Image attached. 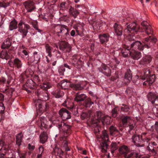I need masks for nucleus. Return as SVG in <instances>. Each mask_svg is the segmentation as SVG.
I'll use <instances>...</instances> for the list:
<instances>
[{
    "mask_svg": "<svg viewBox=\"0 0 158 158\" xmlns=\"http://www.w3.org/2000/svg\"><path fill=\"white\" fill-rule=\"evenodd\" d=\"M139 29V26L135 22L129 24V41L134 40V38L131 39L130 38V36H133L136 33Z\"/></svg>",
    "mask_w": 158,
    "mask_h": 158,
    "instance_id": "obj_8",
    "label": "nucleus"
},
{
    "mask_svg": "<svg viewBox=\"0 0 158 158\" xmlns=\"http://www.w3.org/2000/svg\"><path fill=\"white\" fill-rule=\"evenodd\" d=\"M152 58L150 56H146L143 57L140 61V64L143 65H146L149 64L152 60Z\"/></svg>",
    "mask_w": 158,
    "mask_h": 158,
    "instance_id": "obj_26",
    "label": "nucleus"
},
{
    "mask_svg": "<svg viewBox=\"0 0 158 158\" xmlns=\"http://www.w3.org/2000/svg\"><path fill=\"white\" fill-rule=\"evenodd\" d=\"M61 149L56 147L54 149V151L56 155H57L59 153V152L61 151Z\"/></svg>",
    "mask_w": 158,
    "mask_h": 158,
    "instance_id": "obj_60",
    "label": "nucleus"
},
{
    "mask_svg": "<svg viewBox=\"0 0 158 158\" xmlns=\"http://www.w3.org/2000/svg\"><path fill=\"white\" fill-rule=\"evenodd\" d=\"M144 29L146 30L145 32L148 35L151 34L153 33L151 27L148 22L146 21H143L141 24Z\"/></svg>",
    "mask_w": 158,
    "mask_h": 158,
    "instance_id": "obj_20",
    "label": "nucleus"
},
{
    "mask_svg": "<svg viewBox=\"0 0 158 158\" xmlns=\"http://www.w3.org/2000/svg\"><path fill=\"white\" fill-rule=\"evenodd\" d=\"M11 44L10 38H7L3 43L1 46V48L3 49H8L11 46Z\"/></svg>",
    "mask_w": 158,
    "mask_h": 158,
    "instance_id": "obj_31",
    "label": "nucleus"
},
{
    "mask_svg": "<svg viewBox=\"0 0 158 158\" xmlns=\"http://www.w3.org/2000/svg\"><path fill=\"white\" fill-rule=\"evenodd\" d=\"M86 98L87 96L85 94L77 93L75 95L74 100L77 102H80L85 101Z\"/></svg>",
    "mask_w": 158,
    "mask_h": 158,
    "instance_id": "obj_22",
    "label": "nucleus"
},
{
    "mask_svg": "<svg viewBox=\"0 0 158 158\" xmlns=\"http://www.w3.org/2000/svg\"><path fill=\"white\" fill-rule=\"evenodd\" d=\"M8 64L10 67L18 69L21 68L23 65L22 62L18 58H15L13 60L9 61Z\"/></svg>",
    "mask_w": 158,
    "mask_h": 158,
    "instance_id": "obj_9",
    "label": "nucleus"
},
{
    "mask_svg": "<svg viewBox=\"0 0 158 158\" xmlns=\"http://www.w3.org/2000/svg\"><path fill=\"white\" fill-rule=\"evenodd\" d=\"M31 23L34 28L37 30L38 32L41 33L43 31L38 28L37 21H34L32 22Z\"/></svg>",
    "mask_w": 158,
    "mask_h": 158,
    "instance_id": "obj_43",
    "label": "nucleus"
},
{
    "mask_svg": "<svg viewBox=\"0 0 158 158\" xmlns=\"http://www.w3.org/2000/svg\"><path fill=\"white\" fill-rule=\"evenodd\" d=\"M136 48L140 50H143L144 49L143 45L139 41H135L131 43V49L134 50Z\"/></svg>",
    "mask_w": 158,
    "mask_h": 158,
    "instance_id": "obj_18",
    "label": "nucleus"
},
{
    "mask_svg": "<svg viewBox=\"0 0 158 158\" xmlns=\"http://www.w3.org/2000/svg\"><path fill=\"white\" fill-rule=\"evenodd\" d=\"M110 35L108 33L100 34L98 35L99 39L101 44L103 45H106V43L109 40Z\"/></svg>",
    "mask_w": 158,
    "mask_h": 158,
    "instance_id": "obj_15",
    "label": "nucleus"
},
{
    "mask_svg": "<svg viewBox=\"0 0 158 158\" xmlns=\"http://www.w3.org/2000/svg\"><path fill=\"white\" fill-rule=\"evenodd\" d=\"M130 54L132 58L135 60L139 59L141 56L140 52L136 51L135 50H132L130 52Z\"/></svg>",
    "mask_w": 158,
    "mask_h": 158,
    "instance_id": "obj_24",
    "label": "nucleus"
},
{
    "mask_svg": "<svg viewBox=\"0 0 158 158\" xmlns=\"http://www.w3.org/2000/svg\"><path fill=\"white\" fill-rule=\"evenodd\" d=\"M68 12L70 16L74 18H76L79 13L78 11L73 7L70 9V10H68Z\"/></svg>",
    "mask_w": 158,
    "mask_h": 158,
    "instance_id": "obj_30",
    "label": "nucleus"
},
{
    "mask_svg": "<svg viewBox=\"0 0 158 158\" xmlns=\"http://www.w3.org/2000/svg\"><path fill=\"white\" fill-rule=\"evenodd\" d=\"M33 56L31 57H29V56L26 57V59L28 61L27 63L29 65L32 63L37 64L40 61L41 54L40 53L35 52H33Z\"/></svg>",
    "mask_w": 158,
    "mask_h": 158,
    "instance_id": "obj_7",
    "label": "nucleus"
},
{
    "mask_svg": "<svg viewBox=\"0 0 158 158\" xmlns=\"http://www.w3.org/2000/svg\"><path fill=\"white\" fill-rule=\"evenodd\" d=\"M119 154L124 158H128V148L125 145L120 147L119 148Z\"/></svg>",
    "mask_w": 158,
    "mask_h": 158,
    "instance_id": "obj_16",
    "label": "nucleus"
},
{
    "mask_svg": "<svg viewBox=\"0 0 158 158\" xmlns=\"http://www.w3.org/2000/svg\"><path fill=\"white\" fill-rule=\"evenodd\" d=\"M107 69L108 70H106L105 71V72H106V74H103L107 77H110L111 75V70L110 69L109 67Z\"/></svg>",
    "mask_w": 158,
    "mask_h": 158,
    "instance_id": "obj_53",
    "label": "nucleus"
},
{
    "mask_svg": "<svg viewBox=\"0 0 158 158\" xmlns=\"http://www.w3.org/2000/svg\"><path fill=\"white\" fill-rule=\"evenodd\" d=\"M83 83L82 82L81 84H70V81L66 80H64L57 84V87L59 89H66L70 87L74 90H80L84 89V86L82 84Z\"/></svg>",
    "mask_w": 158,
    "mask_h": 158,
    "instance_id": "obj_4",
    "label": "nucleus"
},
{
    "mask_svg": "<svg viewBox=\"0 0 158 158\" xmlns=\"http://www.w3.org/2000/svg\"><path fill=\"white\" fill-rule=\"evenodd\" d=\"M59 89L56 90L53 93L54 96L57 98H59L62 97L64 95V92Z\"/></svg>",
    "mask_w": 158,
    "mask_h": 158,
    "instance_id": "obj_39",
    "label": "nucleus"
},
{
    "mask_svg": "<svg viewBox=\"0 0 158 158\" xmlns=\"http://www.w3.org/2000/svg\"><path fill=\"white\" fill-rule=\"evenodd\" d=\"M103 22L100 20H97L95 24H96V25H97L98 27H100L102 26L103 24Z\"/></svg>",
    "mask_w": 158,
    "mask_h": 158,
    "instance_id": "obj_61",
    "label": "nucleus"
},
{
    "mask_svg": "<svg viewBox=\"0 0 158 158\" xmlns=\"http://www.w3.org/2000/svg\"><path fill=\"white\" fill-rule=\"evenodd\" d=\"M158 96L156 95L154 93L150 92L148 94L147 97L148 100L151 102L152 103L154 102L153 101L157 98Z\"/></svg>",
    "mask_w": 158,
    "mask_h": 158,
    "instance_id": "obj_29",
    "label": "nucleus"
},
{
    "mask_svg": "<svg viewBox=\"0 0 158 158\" xmlns=\"http://www.w3.org/2000/svg\"><path fill=\"white\" fill-rule=\"evenodd\" d=\"M40 141L42 143H44L48 139V136L47 133L43 132L40 135Z\"/></svg>",
    "mask_w": 158,
    "mask_h": 158,
    "instance_id": "obj_33",
    "label": "nucleus"
},
{
    "mask_svg": "<svg viewBox=\"0 0 158 158\" xmlns=\"http://www.w3.org/2000/svg\"><path fill=\"white\" fill-rule=\"evenodd\" d=\"M59 114L62 119L66 120L71 118L70 113L65 108H63L59 111Z\"/></svg>",
    "mask_w": 158,
    "mask_h": 158,
    "instance_id": "obj_13",
    "label": "nucleus"
},
{
    "mask_svg": "<svg viewBox=\"0 0 158 158\" xmlns=\"http://www.w3.org/2000/svg\"><path fill=\"white\" fill-rule=\"evenodd\" d=\"M23 135L22 133L18 134L16 137V144L18 147H19L21 145V143L22 142Z\"/></svg>",
    "mask_w": 158,
    "mask_h": 158,
    "instance_id": "obj_35",
    "label": "nucleus"
},
{
    "mask_svg": "<svg viewBox=\"0 0 158 158\" xmlns=\"http://www.w3.org/2000/svg\"><path fill=\"white\" fill-rule=\"evenodd\" d=\"M138 78L139 77L137 75L135 76L134 77H133L132 76H131V79L132 80L133 82H135L138 79Z\"/></svg>",
    "mask_w": 158,
    "mask_h": 158,
    "instance_id": "obj_62",
    "label": "nucleus"
},
{
    "mask_svg": "<svg viewBox=\"0 0 158 158\" xmlns=\"http://www.w3.org/2000/svg\"><path fill=\"white\" fill-rule=\"evenodd\" d=\"M15 19L11 21L10 23L9 29L10 31H12L16 29L17 27L18 28V31L21 33L23 38L25 37L27 35L28 30L30 28V26L28 24L24 23L22 21H20L18 24Z\"/></svg>",
    "mask_w": 158,
    "mask_h": 158,
    "instance_id": "obj_2",
    "label": "nucleus"
},
{
    "mask_svg": "<svg viewBox=\"0 0 158 158\" xmlns=\"http://www.w3.org/2000/svg\"><path fill=\"white\" fill-rule=\"evenodd\" d=\"M5 106L3 102H0V122L3 119V114L4 113Z\"/></svg>",
    "mask_w": 158,
    "mask_h": 158,
    "instance_id": "obj_36",
    "label": "nucleus"
},
{
    "mask_svg": "<svg viewBox=\"0 0 158 158\" xmlns=\"http://www.w3.org/2000/svg\"><path fill=\"white\" fill-rule=\"evenodd\" d=\"M128 49L127 48L126 49H123L122 51V55L125 57H126L128 56Z\"/></svg>",
    "mask_w": 158,
    "mask_h": 158,
    "instance_id": "obj_52",
    "label": "nucleus"
},
{
    "mask_svg": "<svg viewBox=\"0 0 158 158\" xmlns=\"http://www.w3.org/2000/svg\"><path fill=\"white\" fill-rule=\"evenodd\" d=\"M110 117L108 116H104L103 118H102L100 121V123L104 126L105 124L106 125L109 124L110 123Z\"/></svg>",
    "mask_w": 158,
    "mask_h": 158,
    "instance_id": "obj_38",
    "label": "nucleus"
},
{
    "mask_svg": "<svg viewBox=\"0 0 158 158\" xmlns=\"http://www.w3.org/2000/svg\"><path fill=\"white\" fill-rule=\"evenodd\" d=\"M146 134V133H143L142 134L141 137L139 135H134L132 138V141L136 146L143 147L144 144H141V143L143 141H146L148 142L150 140L149 138L145 137V135Z\"/></svg>",
    "mask_w": 158,
    "mask_h": 158,
    "instance_id": "obj_5",
    "label": "nucleus"
},
{
    "mask_svg": "<svg viewBox=\"0 0 158 158\" xmlns=\"http://www.w3.org/2000/svg\"><path fill=\"white\" fill-rule=\"evenodd\" d=\"M59 49L64 52H69L71 50V47L69 43L65 41H62L59 45Z\"/></svg>",
    "mask_w": 158,
    "mask_h": 158,
    "instance_id": "obj_14",
    "label": "nucleus"
},
{
    "mask_svg": "<svg viewBox=\"0 0 158 158\" xmlns=\"http://www.w3.org/2000/svg\"><path fill=\"white\" fill-rule=\"evenodd\" d=\"M117 149V145L115 143H112L111 144V151L112 153Z\"/></svg>",
    "mask_w": 158,
    "mask_h": 158,
    "instance_id": "obj_50",
    "label": "nucleus"
},
{
    "mask_svg": "<svg viewBox=\"0 0 158 158\" xmlns=\"http://www.w3.org/2000/svg\"><path fill=\"white\" fill-rule=\"evenodd\" d=\"M38 153L43 154L44 151V148L42 145H40L38 148Z\"/></svg>",
    "mask_w": 158,
    "mask_h": 158,
    "instance_id": "obj_59",
    "label": "nucleus"
},
{
    "mask_svg": "<svg viewBox=\"0 0 158 158\" xmlns=\"http://www.w3.org/2000/svg\"><path fill=\"white\" fill-rule=\"evenodd\" d=\"M130 154H129V158L133 157L137 158L138 157L139 154L136 152L135 150H131L129 152Z\"/></svg>",
    "mask_w": 158,
    "mask_h": 158,
    "instance_id": "obj_46",
    "label": "nucleus"
},
{
    "mask_svg": "<svg viewBox=\"0 0 158 158\" xmlns=\"http://www.w3.org/2000/svg\"><path fill=\"white\" fill-rule=\"evenodd\" d=\"M23 4L27 12H31L36 9L35 3L31 0L25 1Z\"/></svg>",
    "mask_w": 158,
    "mask_h": 158,
    "instance_id": "obj_11",
    "label": "nucleus"
},
{
    "mask_svg": "<svg viewBox=\"0 0 158 158\" xmlns=\"http://www.w3.org/2000/svg\"><path fill=\"white\" fill-rule=\"evenodd\" d=\"M72 7L70 5L69 2L68 3L66 2H62L60 5V10L63 11L65 10L66 11L70 10V9H71Z\"/></svg>",
    "mask_w": 158,
    "mask_h": 158,
    "instance_id": "obj_23",
    "label": "nucleus"
},
{
    "mask_svg": "<svg viewBox=\"0 0 158 158\" xmlns=\"http://www.w3.org/2000/svg\"><path fill=\"white\" fill-rule=\"evenodd\" d=\"M67 101H65L63 103V105L65 107H67L69 109L71 110L72 109H73V107L74 106V104L72 102L71 103V105L69 106L68 105H67Z\"/></svg>",
    "mask_w": 158,
    "mask_h": 158,
    "instance_id": "obj_48",
    "label": "nucleus"
},
{
    "mask_svg": "<svg viewBox=\"0 0 158 158\" xmlns=\"http://www.w3.org/2000/svg\"><path fill=\"white\" fill-rule=\"evenodd\" d=\"M102 134L104 137V138H106L107 139L105 140L101 143L100 148L102 152L105 153L107 152V149L108 147V145L107 143V141L108 140V135L106 131L105 130L103 131Z\"/></svg>",
    "mask_w": 158,
    "mask_h": 158,
    "instance_id": "obj_10",
    "label": "nucleus"
},
{
    "mask_svg": "<svg viewBox=\"0 0 158 158\" xmlns=\"http://www.w3.org/2000/svg\"><path fill=\"white\" fill-rule=\"evenodd\" d=\"M95 118L91 119V123L92 124H94V126L98 127L100 126L99 123H100V121L102 118L104 117V115L100 111H97L95 113Z\"/></svg>",
    "mask_w": 158,
    "mask_h": 158,
    "instance_id": "obj_6",
    "label": "nucleus"
},
{
    "mask_svg": "<svg viewBox=\"0 0 158 158\" xmlns=\"http://www.w3.org/2000/svg\"><path fill=\"white\" fill-rule=\"evenodd\" d=\"M156 40L157 39L155 37H153L152 38L151 36L145 38L144 42V44L143 45L144 48V47L147 48H150L155 44Z\"/></svg>",
    "mask_w": 158,
    "mask_h": 158,
    "instance_id": "obj_12",
    "label": "nucleus"
},
{
    "mask_svg": "<svg viewBox=\"0 0 158 158\" xmlns=\"http://www.w3.org/2000/svg\"><path fill=\"white\" fill-rule=\"evenodd\" d=\"M93 104L94 102L91 101L90 98H88L85 100L84 104L86 107H89Z\"/></svg>",
    "mask_w": 158,
    "mask_h": 158,
    "instance_id": "obj_42",
    "label": "nucleus"
},
{
    "mask_svg": "<svg viewBox=\"0 0 158 158\" xmlns=\"http://www.w3.org/2000/svg\"><path fill=\"white\" fill-rule=\"evenodd\" d=\"M109 68L106 65V64H104L102 63L101 66L99 68H98V70L99 71L102 73L103 74H106V72H105L106 70H108L107 69Z\"/></svg>",
    "mask_w": 158,
    "mask_h": 158,
    "instance_id": "obj_40",
    "label": "nucleus"
},
{
    "mask_svg": "<svg viewBox=\"0 0 158 158\" xmlns=\"http://www.w3.org/2000/svg\"><path fill=\"white\" fill-rule=\"evenodd\" d=\"M110 133L111 135H114L118 132V130L114 126L112 125L109 128Z\"/></svg>",
    "mask_w": 158,
    "mask_h": 158,
    "instance_id": "obj_41",
    "label": "nucleus"
},
{
    "mask_svg": "<svg viewBox=\"0 0 158 158\" xmlns=\"http://www.w3.org/2000/svg\"><path fill=\"white\" fill-rule=\"evenodd\" d=\"M4 100V95L0 92V102H3Z\"/></svg>",
    "mask_w": 158,
    "mask_h": 158,
    "instance_id": "obj_64",
    "label": "nucleus"
},
{
    "mask_svg": "<svg viewBox=\"0 0 158 158\" xmlns=\"http://www.w3.org/2000/svg\"><path fill=\"white\" fill-rule=\"evenodd\" d=\"M64 151H62L61 149V151L59 152V153L57 154V155L59 156L60 158H63L64 156L66 154L65 153Z\"/></svg>",
    "mask_w": 158,
    "mask_h": 158,
    "instance_id": "obj_57",
    "label": "nucleus"
},
{
    "mask_svg": "<svg viewBox=\"0 0 158 158\" xmlns=\"http://www.w3.org/2000/svg\"><path fill=\"white\" fill-rule=\"evenodd\" d=\"M6 143L5 141L2 139L0 140V146L2 147V148H3V149H4L6 148Z\"/></svg>",
    "mask_w": 158,
    "mask_h": 158,
    "instance_id": "obj_55",
    "label": "nucleus"
},
{
    "mask_svg": "<svg viewBox=\"0 0 158 158\" xmlns=\"http://www.w3.org/2000/svg\"><path fill=\"white\" fill-rule=\"evenodd\" d=\"M39 121L40 123L41 129H43V128H48V122L44 117H40L39 118Z\"/></svg>",
    "mask_w": 158,
    "mask_h": 158,
    "instance_id": "obj_21",
    "label": "nucleus"
},
{
    "mask_svg": "<svg viewBox=\"0 0 158 158\" xmlns=\"http://www.w3.org/2000/svg\"><path fill=\"white\" fill-rule=\"evenodd\" d=\"M45 48L46 50V52L48 53V56L50 57H51L52 56L51 53V50L52 48L48 44H46L45 45Z\"/></svg>",
    "mask_w": 158,
    "mask_h": 158,
    "instance_id": "obj_47",
    "label": "nucleus"
},
{
    "mask_svg": "<svg viewBox=\"0 0 158 158\" xmlns=\"http://www.w3.org/2000/svg\"><path fill=\"white\" fill-rule=\"evenodd\" d=\"M40 87L41 89H42L44 90H47L50 88L51 86L49 83L46 82V83H44L43 84L41 85Z\"/></svg>",
    "mask_w": 158,
    "mask_h": 158,
    "instance_id": "obj_44",
    "label": "nucleus"
},
{
    "mask_svg": "<svg viewBox=\"0 0 158 158\" xmlns=\"http://www.w3.org/2000/svg\"><path fill=\"white\" fill-rule=\"evenodd\" d=\"M6 88L2 91V92L3 93H6L7 95L10 96V97L11 98L14 90L11 88H9L7 85H6Z\"/></svg>",
    "mask_w": 158,
    "mask_h": 158,
    "instance_id": "obj_32",
    "label": "nucleus"
},
{
    "mask_svg": "<svg viewBox=\"0 0 158 158\" xmlns=\"http://www.w3.org/2000/svg\"><path fill=\"white\" fill-rule=\"evenodd\" d=\"M65 71L64 67L63 65L60 66L58 69V72L61 75H63L64 72Z\"/></svg>",
    "mask_w": 158,
    "mask_h": 158,
    "instance_id": "obj_49",
    "label": "nucleus"
},
{
    "mask_svg": "<svg viewBox=\"0 0 158 158\" xmlns=\"http://www.w3.org/2000/svg\"><path fill=\"white\" fill-rule=\"evenodd\" d=\"M69 29L64 25L57 24L54 27V32L59 36L64 38L68 40L71 39L69 34Z\"/></svg>",
    "mask_w": 158,
    "mask_h": 158,
    "instance_id": "obj_3",
    "label": "nucleus"
},
{
    "mask_svg": "<svg viewBox=\"0 0 158 158\" xmlns=\"http://www.w3.org/2000/svg\"><path fill=\"white\" fill-rule=\"evenodd\" d=\"M73 28L76 31V35L82 36L83 35L84 28L83 25L80 23H77L74 25Z\"/></svg>",
    "mask_w": 158,
    "mask_h": 158,
    "instance_id": "obj_17",
    "label": "nucleus"
},
{
    "mask_svg": "<svg viewBox=\"0 0 158 158\" xmlns=\"http://www.w3.org/2000/svg\"><path fill=\"white\" fill-rule=\"evenodd\" d=\"M157 145V144L155 142H151L149 143L147 147V149L149 152L155 155L156 154V151L157 148H158V146L156 147Z\"/></svg>",
    "mask_w": 158,
    "mask_h": 158,
    "instance_id": "obj_19",
    "label": "nucleus"
},
{
    "mask_svg": "<svg viewBox=\"0 0 158 158\" xmlns=\"http://www.w3.org/2000/svg\"><path fill=\"white\" fill-rule=\"evenodd\" d=\"M151 71L149 69H144L143 70L141 79L143 80L146 79V78H147L148 76L151 75Z\"/></svg>",
    "mask_w": 158,
    "mask_h": 158,
    "instance_id": "obj_34",
    "label": "nucleus"
},
{
    "mask_svg": "<svg viewBox=\"0 0 158 158\" xmlns=\"http://www.w3.org/2000/svg\"><path fill=\"white\" fill-rule=\"evenodd\" d=\"M0 57L7 60L10 58V56L6 51L3 50L0 53Z\"/></svg>",
    "mask_w": 158,
    "mask_h": 158,
    "instance_id": "obj_37",
    "label": "nucleus"
},
{
    "mask_svg": "<svg viewBox=\"0 0 158 158\" xmlns=\"http://www.w3.org/2000/svg\"><path fill=\"white\" fill-rule=\"evenodd\" d=\"M152 111L156 117H158V107H153L152 108Z\"/></svg>",
    "mask_w": 158,
    "mask_h": 158,
    "instance_id": "obj_54",
    "label": "nucleus"
},
{
    "mask_svg": "<svg viewBox=\"0 0 158 158\" xmlns=\"http://www.w3.org/2000/svg\"><path fill=\"white\" fill-rule=\"evenodd\" d=\"M117 110L115 108L113 109L112 111V116L114 118H115L117 114Z\"/></svg>",
    "mask_w": 158,
    "mask_h": 158,
    "instance_id": "obj_56",
    "label": "nucleus"
},
{
    "mask_svg": "<svg viewBox=\"0 0 158 158\" xmlns=\"http://www.w3.org/2000/svg\"><path fill=\"white\" fill-rule=\"evenodd\" d=\"M28 148L29 150L31 151H33L35 149V146L32 145L30 143H29L28 144Z\"/></svg>",
    "mask_w": 158,
    "mask_h": 158,
    "instance_id": "obj_63",
    "label": "nucleus"
},
{
    "mask_svg": "<svg viewBox=\"0 0 158 158\" xmlns=\"http://www.w3.org/2000/svg\"><path fill=\"white\" fill-rule=\"evenodd\" d=\"M52 123L56 125L60 130L61 129L63 132V135L60 138V140L61 141L63 148L66 152L70 150L68 146L67 140L68 137L71 133V127L62 121L61 118H56L52 121Z\"/></svg>",
    "mask_w": 158,
    "mask_h": 158,
    "instance_id": "obj_1",
    "label": "nucleus"
},
{
    "mask_svg": "<svg viewBox=\"0 0 158 158\" xmlns=\"http://www.w3.org/2000/svg\"><path fill=\"white\" fill-rule=\"evenodd\" d=\"M115 34L118 35L120 36L122 35V26L115 23L114 26Z\"/></svg>",
    "mask_w": 158,
    "mask_h": 158,
    "instance_id": "obj_27",
    "label": "nucleus"
},
{
    "mask_svg": "<svg viewBox=\"0 0 158 158\" xmlns=\"http://www.w3.org/2000/svg\"><path fill=\"white\" fill-rule=\"evenodd\" d=\"M121 110L122 111L125 112H127L128 111V106L125 104H123Z\"/></svg>",
    "mask_w": 158,
    "mask_h": 158,
    "instance_id": "obj_51",
    "label": "nucleus"
},
{
    "mask_svg": "<svg viewBox=\"0 0 158 158\" xmlns=\"http://www.w3.org/2000/svg\"><path fill=\"white\" fill-rule=\"evenodd\" d=\"M155 78V76L154 74H152L150 75L146 78V81L143 83V85H146L147 84L146 82L148 83L149 85H151L154 81Z\"/></svg>",
    "mask_w": 158,
    "mask_h": 158,
    "instance_id": "obj_25",
    "label": "nucleus"
},
{
    "mask_svg": "<svg viewBox=\"0 0 158 158\" xmlns=\"http://www.w3.org/2000/svg\"><path fill=\"white\" fill-rule=\"evenodd\" d=\"M128 117L127 116H123L122 118V121L123 126L124 127H127V121Z\"/></svg>",
    "mask_w": 158,
    "mask_h": 158,
    "instance_id": "obj_45",
    "label": "nucleus"
},
{
    "mask_svg": "<svg viewBox=\"0 0 158 158\" xmlns=\"http://www.w3.org/2000/svg\"><path fill=\"white\" fill-rule=\"evenodd\" d=\"M34 104L37 110L41 111L43 110L42 102L40 100H37L34 102Z\"/></svg>",
    "mask_w": 158,
    "mask_h": 158,
    "instance_id": "obj_28",
    "label": "nucleus"
},
{
    "mask_svg": "<svg viewBox=\"0 0 158 158\" xmlns=\"http://www.w3.org/2000/svg\"><path fill=\"white\" fill-rule=\"evenodd\" d=\"M9 4L8 3L2 2H0V7L6 8Z\"/></svg>",
    "mask_w": 158,
    "mask_h": 158,
    "instance_id": "obj_58",
    "label": "nucleus"
}]
</instances>
